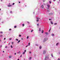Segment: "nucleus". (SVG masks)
Instances as JSON below:
<instances>
[{
    "label": "nucleus",
    "mask_w": 60,
    "mask_h": 60,
    "mask_svg": "<svg viewBox=\"0 0 60 60\" xmlns=\"http://www.w3.org/2000/svg\"><path fill=\"white\" fill-rule=\"evenodd\" d=\"M47 6L48 7V8H50V5H49L48 4Z\"/></svg>",
    "instance_id": "1"
},
{
    "label": "nucleus",
    "mask_w": 60,
    "mask_h": 60,
    "mask_svg": "<svg viewBox=\"0 0 60 60\" xmlns=\"http://www.w3.org/2000/svg\"><path fill=\"white\" fill-rule=\"evenodd\" d=\"M45 53H46V51H44L43 53V54H45Z\"/></svg>",
    "instance_id": "2"
},
{
    "label": "nucleus",
    "mask_w": 60,
    "mask_h": 60,
    "mask_svg": "<svg viewBox=\"0 0 60 60\" xmlns=\"http://www.w3.org/2000/svg\"><path fill=\"white\" fill-rule=\"evenodd\" d=\"M53 15V13H50L49 14V15Z\"/></svg>",
    "instance_id": "3"
},
{
    "label": "nucleus",
    "mask_w": 60,
    "mask_h": 60,
    "mask_svg": "<svg viewBox=\"0 0 60 60\" xmlns=\"http://www.w3.org/2000/svg\"><path fill=\"white\" fill-rule=\"evenodd\" d=\"M8 7H11V6L12 5H8Z\"/></svg>",
    "instance_id": "4"
},
{
    "label": "nucleus",
    "mask_w": 60,
    "mask_h": 60,
    "mask_svg": "<svg viewBox=\"0 0 60 60\" xmlns=\"http://www.w3.org/2000/svg\"><path fill=\"white\" fill-rule=\"evenodd\" d=\"M47 57H46V56H45V60H47Z\"/></svg>",
    "instance_id": "5"
},
{
    "label": "nucleus",
    "mask_w": 60,
    "mask_h": 60,
    "mask_svg": "<svg viewBox=\"0 0 60 60\" xmlns=\"http://www.w3.org/2000/svg\"><path fill=\"white\" fill-rule=\"evenodd\" d=\"M41 7L42 8H44V7H43V5H42Z\"/></svg>",
    "instance_id": "6"
},
{
    "label": "nucleus",
    "mask_w": 60,
    "mask_h": 60,
    "mask_svg": "<svg viewBox=\"0 0 60 60\" xmlns=\"http://www.w3.org/2000/svg\"><path fill=\"white\" fill-rule=\"evenodd\" d=\"M43 32H44V31H43V30H42L41 31L42 33H43Z\"/></svg>",
    "instance_id": "7"
},
{
    "label": "nucleus",
    "mask_w": 60,
    "mask_h": 60,
    "mask_svg": "<svg viewBox=\"0 0 60 60\" xmlns=\"http://www.w3.org/2000/svg\"><path fill=\"white\" fill-rule=\"evenodd\" d=\"M50 22H51V24H53V22H52V21H51Z\"/></svg>",
    "instance_id": "8"
},
{
    "label": "nucleus",
    "mask_w": 60,
    "mask_h": 60,
    "mask_svg": "<svg viewBox=\"0 0 60 60\" xmlns=\"http://www.w3.org/2000/svg\"><path fill=\"white\" fill-rule=\"evenodd\" d=\"M36 21H37V22H39V20L38 19H37Z\"/></svg>",
    "instance_id": "9"
},
{
    "label": "nucleus",
    "mask_w": 60,
    "mask_h": 60,
    "mask_svg": "<svg viewBox=\"0 0 60 60\" xmlns=\"http://www.w3.org/2000/svg\"><path fill=\"white\" fill-rule=\"evenodd\" d=\"M45 34H47H47H48V32L45 33Z\"/></svg>",
    "instance_id": "10"
},
{
    "label": "nucleus",
    "mask_w": 60,
    "mask_h": 60,
    "mask_svg": "<svg viewBox=\"0 0 60 60\" xmlns=\"http://www.w3.org/2000/svg\"><path fill=\"white\" fill-rule=\"evenodd\" d=\"M11 56H9V58H11Z\"/></svg>",
    "instance_id": "11"
},
{
    "label": "nucleus",
    "mask_w": 60,
    "mask_h": 60,
    "mask_svg": "<svg viewBox=\"0 0 60 60\" xmlns=\"http://www.w3.org/2000/svg\"><path fill=\"white\" fill-rule=\"evenodd\" d=\"M46 38H45V41H46L47 40H48V39H47V38H46Z\"/></svg>",
    "instance_id": "12"
},
{
    "label": "nucleus",
    "mask_w": 60,
    "mask_h": 60,
    "mask_svg": "<svg viewBox=\"0 0 60 60\" xmlns=\"http://www.w3.org/2000/svg\"><path fill=\"white\" fill-rule=\"evenodd\" d=\"M42 48V47H41V46H40L39 48H40V49H41Z\"/></svg>",
    "instance_id": "13"
},
{
    "label": "nucleus",
    "mask_w": 60,
    "mask_h": 60,
    "mask_svg": "<svg viewBox=\"0 0 60 60\" xmlns=\"http://www.w3.org/2000/svg\"><path fill=\"white\" fill-rule=\"evenodd\" d=\"M30 43H29L28 44V45H29V46H30Z\"/></svg>",
    "instance_id": "14"
},
{
    "label": "nucleus",
    "mask_w": 60,
    "mask_h": 60,
    "mask_svg": "<svg viewBox=\"0 0 60 60\" xmlns=\"http://www.w3.org/2000/svg\"><path fill=\"white\" fill-rule=\"evenodd\" d=\"M22 26H25V25H24V24H22Z\"/></svg>",
    "instance_id": "15"
},
{
    "label": "nucleus",
    "mask_w": 60,
    "mask_h": 60,
    "mask_svg": "<svg viewBox=\"0 0 60 60\" xmlns=\"http://www.w3.org/2000/svg\"><path fill=\"white\" fill-rule=\"evenodd\" d=\"M14 28H16L17 26H15L14 27Z\"/></svg>",
    "instance_id": "16"
},
{
    "label": "nucleus",
    "mask_w": 60,
    "mask_h": 60,
    "mask_svg": "<svg viewBox=\"0 0 60 60\" xmlns=\"http://www.w3.org/2000/svg\"><path fill=\"white\" fill-rule=\"evenodd\" d=\"M59 44L58 43H57L56 44V45L57 46V45H58Z\"/></svg>",
    "instance_id": "17"
},
{
    "label": "nucleus",
    "mask_w": 60,
    "mask_h": 60,
    "mask_svg": "<svg viewBox=\"0 0 60 60\" xmlns=\"http://www.w3.org/2000/svg\"><path fill=\"white\" fill-rule=\"evenodd\" d=\"M20 40H19L18 41V43H19V42H20Z\"/></svg>",
    "instance_id": "18"
},
{
    "label": "nucleus",
    "mask_w": 60,
    "mask_h": 60,
    "mask_svg": "<svg viewBox=\"0 0 60 60\" xmlns=\"http://www.w3.org/2000/svg\"><path fill=\"white\" fill-rule=\"evenodd\" d=\"M49 3L50 4H51V2L50 1H49Z\"/></svg>",
    "instance_id": "19"
},
{
    "label": "nucleus",
    "mask_w": 60,
    "mask_h": 60,
    "mask_svg": "<svg viewBox=\"0 0 60 60\" xmlns=\"http://www.w3.org/2000/svg\"><path fill=\"white\" fill-rule=\"evenodd\" d=\"M57 23H54V25H57Z\"/></svg>",
    "instance_id": "20"
},
{
    "label": "nucleus",
    "mask_w": 60,
    "mask_h": 60,
    "mask_svg": "<svg viewBox=\"0 0 60 60\" xmlns=\"http://www.w3.org/2000/svg\"><path fill=\"white\" fill-rule=\"evenodd\" d=\"M25 52H24L23 53V54H25Z\"/></svg>",
    "instance_id": "21"
},
{
    "label": "nucleus",
    "mask_w": 60,
    "mask_h": 60,
    "mask_svg": "<svg viewBox=\"0 0 60 60\" xmlns=\"http://www.w3.org/2000/svg\"><path fill=\"white\" fill-rule=\"evenodd\" d=\"M52 36H54V34H52Z\"/></svg>",
    "instance_id": "22"
},
{
    "label": "nucleus",
    "mask_w": 60,
    "mask_h": 60,
    "mask_svg": "<svg viewBox=\"0 0 60 60\" xmlns=\"http://www.w3.org/2000/svg\"><path fill=\"white\" fill-rule=\"evenodd\" d=\"M51 56H52L53 57V54H51Z\"/></svg>",
    "instance_id": "23"
},
{
    "label": "nucleus",
    "mask_w": 60,
    "mask_h": 60,
    "mask_svg": "<svg viewBox=\"0 0 60 60\" xmlns=\"http://www.w3.org/2000/svg\"><path fill=\"white\" fill-rule=\"evenodd\" d=\"M31 58H32L31 57H30V59H29V60H31Z\"/></svg>",
    "instance_id": "24"
},
{
    "label": "nucleus",
    "mask_w": 60,
    "mask_h": 60,
    "mask_svg": "<svg viewBox=\"0 0 60 60\" xmlns=\"http://www.w3.org/2000/svg\"><path fill=\"white\" fill-rule=\"evenodd\" d=\"M41 29L40 28L39 29V31H41Z\"/></svg>",
    "instance_id": "25"
},
{
    "label": "nucleus",
    "mask_w": 60,
    "mask_h": 60,
    "mask_svg": "<svg viewBox=\"0 0 60 60\" xmlns=\"http://www.w3.org/2000/svg\"><path fill=\"white\" fill-rule=\"evenodd\" d=\"M11 48H13V47H12V45L11 46Z\"/></svg>",
    "instance_id": "26"
},
{
    "label": "nucleus",
    "mask_w": 60,
    "mask_h": 60,
    "mask_svg": "<svg viewBox=\"0 0 60 60\" xmlns=\"http://www.w3.org/2000/svg\"><path fill=\"white\" fill-rule=\"evenodd\" d=\"M36 18L38 19L39 20V18H38V17H37Z\"/></svg>",
    "instance_id": "27"
},
{
    "label": "nucleus",
    "mask_w": 60,
    "mask_h": 60,
    "mask_svg": "<svg viewBox=\"0 0 60 60\" xmlns=\"http://www.w3.org/2000/svg\"><path fill=\"white\" fill-rule=\"evenodd\" d=\"M19 37H21V36L20 35H19Z\"/></svg>",
    "instance_id": "28"
},
{
    "label": "nucleus",
    "mask_w": 60,
    "mask_h": 60,
    "mask_svg": "<svg viewBox=\"0 0 60 60\" xmlns=\"http://www.w3.org/2000/svg\"><path fill=\"white\" fill-rule=\"evenodd\" d=\"M0 33H1V34H2L3 33V32H2L1 31L0 32Z\"/></svg>",
    "instance_id": "29"
},
{
    "label": "nucleus",
    "mask_w": 60,
    "mask_h": 60,
    "mask_svg": "<svg viewBox=\"0 0 60 60\" xmlns=\"http://www.w3.org/2000/svg\"><path fill=\"white\" fill-rule=\"evenodd\" d=\"M20 53V52H19L17 53Z\"/></svg>",
    "instance_id": "30"
},
{
    "label": "nucleus",
    "mask_w": 60,
    "mask_h": 60,
    "mask_svg": "<svg viewBox=\"0 0 60 60\" xmlns=\"http://www.w3.org/2000/svg\"><path fill=\"white\" fill-rule=\"evenodd\" d=\"M9 40H11V38H10L9 39Z\"/></svg>",
    "instance_id": "31"
},
{
    "label": "nucleus",
    "mask_w": 60,
    "mask_h": 60,
    "mask_svg": "<svg viewBox=\"0 0 60 60\" xmlns=\"http://www.w3.org/2000/svg\"><path fill=\"white\" fill-rule=\"evenodd\" d=\"M16 41H18V40L17 39H16Z\"/></svg>",
    "instance_id": "32"
},
{
    "label": "nucleus",
    "mask_w": 60,
    "mask_h": 60,
    "mask_svg": "<svg viewBox=\"0 0 60 60\" xmlns=\"http://www.w3.org/2000/svg\"><path fill=\"white\" fill-rule=\"evenodd\" d=\"M58 60H60V58H58Z\"/></svg>",
    "instance_id": "33"
},
{
    "label": "nucleus",
    "mask_w": 60,
    "mask_h": 60,
    "mask_svg": "<svg viewBox=\"0 0 60 60\" xmlns=\"http://www.w3.org/2000/svg\"><path fill=\"white\" fill-rule=\"evenodd\" d=\"M29 37L28 36L27 37V39H28Z\"/></svg>",
    "instance_id": "34"
},
{
    "label": "nucleus",
    "mask_w": 60,
    "mask_h": 60,
    "mask_svg": "<svg viewBox=\"0 0 60 60\" xmlns=\"http://www.w3.org/2000/svg\"><path fill=\"white\" fill-rule=\"evenodd\" d=\"M2 36H3V35H0V37H2Z\"/></svg>",
    "instance_id": "35"
},
{
    "label": "nucleus",
    "mask_w": 60,
    "mask_h": 60,
    "mask_svg": "<svg viewBox=\"0 0 60 60\" xmlns=\"http://www.w3.org/2000/svg\"><path fill=\"white\" fill-rule=\"evenodd\" d=\"M33 30H32L31 31V32H33Z\"/></svg>",
    "instance_id": "36"
},
{
    "label": "nucleus",
    "mask_w": 60,
    "mask_h": 60,
    "mask_svg": "<svg viewBox=\"0 0 60 60\" xmlns=\"http://www.w3.org/2000/svg\"><path fill=\"white\" fill-rule=\"evenodd\" d=\"M14 4H15V3H13L12 4H13V5H14Z\"/></svg>",
    "instance_id": "37"
},
{
    "label": "nucleus",
    "mask_w": 60,
    "mask_h": 60,
    "mask_svg": "<svg viewBox=\"0 0 60 60\" xmlns=\"http://www.w3.org/2000/svg\"><path fill=\"white\" fill-rule=\"evenodd\" d=\"M2 47V45H0V48H1Z\"/></svg>",
    "instance_id": "38"
},
{
    "label": "nucleus",
    "mask_w": 60,
    "mask_h": 60,
    "mask_svg": "<svg viewBox=\"0 0 60 60\" xmlns=\"http://www.w3.org/2000/svg\"><path fill=\"white\" fill-rule=\"evenodd\" d=\"M49 20H51V19H49Z\"/></svg>",
    "instance_id": "39"
},
{
    "label": "nucleus",
    "mask_w": 60,
    "mask_h": 60,
    "mask_svg": "<svg viewBox=\"0 0 60 60\" xmlns=\"http://www.w3.org/2000/svg\"><path fill=\"white\" fill-rule=\"evenodd\" d=\"M45 0H43V2H45Z\"/></svg>",
    "instance_id": "40"
},
{
    "label": "nucleus",
    "mask_w": 60,
    "mask_h": 60,
    "mask_svg": "<svg viewBox=\"0 0 60 60\" xmlns=\"http://www.w3.org/2000/svg\"><path fill=\"white\" fill-rule=\"evenodd\" d=\"M27 23L28 24H29V22H27Z\"/></svg>",
    "instance_id": "41"
},
{
    "label": "nucleus",
    "mask_w": 60,
    "mask_h": 60,
    "mask_svg": "<svg viewBox=\"0 0 60 60\" xmlns=\"http://www.w3.org/2000/svg\"><path fill=\"white\" fill-rule=\"evenodd\" d=\"M47 11H48V12H49V11L48 10H47Z\"/></svg>",
    "instance_id": "42"
},
{
    "label": "nucleus",
    "mask_w": 60,
    "mask_h": 60,
    "mask_svg": "<svg viewBox=\"0 0 60 60\" xmlns=\"http://www.w3.org/2000/svg\"><path fill=\"white\" fill-rule=\"evenodd\" d=\"M28 46V45H27L26 46V47H27V46Z\"/></svg>",
    "instance_id": "43"
},
{
    "label": "nucleus",
    "mask_w": 60,
    "mask_h": 60,
    "mask_svg": "<svg viewBox=\"0 0 60 60\" xmlns=\"http://www.w3.org/2000/svg\"><path fill=\"white\" fill-rule=\"evenodd\" d=\"M29 53H30V54H31V52H30Z\"/></svg>",
    "instance_id": "44"
},
{
    "label": "nucleus",
    "mask_w": 60,
    "mask_h": 60,
    "mask_svg": "<svg viewBox=\"0 0 60 60\" xmlns=\"http://www.w3.org/2000/svg\"><path fill=\"white\" fill-rule=\"evenodd\" d=\"M22 55H21V56H20L21 57H22Z\"/></svg>",
    "instance_id": "45"
},
{
    "label": "nucleus",
    "mask_w": 60,
    "mask_h": 60,
    "mask_svg": "<svg viewBox=\"0 0 60 60\" xmlns=\"http://www.w3.org/2000/svg\"><path fill=\"white\" fill-rule=\"evenodd\" d=\"M9 30V31H11V29H10Z\"/></svg>",
    "instance_id": "46"
},
{
    "label": "nucleus",
    "mask_w": 60,
    "mask_h": 60,
    "mask_svg": "<svg viewBox=\"0 0 60 60\" xmlns=\"http://www.w3.org/2000/svg\"><path fill=\"white\" fill-rule=\"evenodd\" d=\"M50 29L49 30V32H50Z\"/></svg>",
    "instance_id": "47"
},
{
    "label": "nucleus",
    "mask_w": 60,
    "mask_h": 60,
    "mask_svg": "<svg viewBox=\"0 0 60 60\" xmlns=\"http://www.w3.org/2000/svg\"><path fill=\"white\" fill-rule=\"evenodd\" d=\"M12 44H13V42H12Z\"/></svg>",
    "instance_id": "48"
},
{
    "label": "nucleus",
    "mask_w": 60,
    "mask_h": 60,
    "mask_svg": "<svg viewBox=\"0 0 60 60\" xmlns=\"http://www.w3.org/2000/svg\"><path fill=\"white\" fill-rule=\"evenodd\" d=\"M37 26H39V24H37Z\"/></svg>",
    "instance_id": "49"
},
{
    "label": "nucleus",
    "mask_w": 60,
    "mask_h": 60,
    "mask_svg": "<svg viewBox=\"0 0 60 60\" xmlns=\"http://www.w3.org/2000/svg\"><path fill=\"white\" fill-rule=\"evenodd\" d=\"M21 40H23V38H22L21 39Z\"/></svg>",
    "instance_id": "50"
},
{
    "label": "nucleus",
    "mask_w": 60,
    "mask_h": 60,
    "mask_svg": "<svg viewBox=\"0 0 60 60\" xmlns=\"http://www.w3.org/2000/svg\"><path fill=\"white\" fill-rule=\"evenodd\" d=\"M25 52H26V50H25Z\"/></svg>",
    "instance_id": "51"
},
{
    "label": "nucleus",
    "mask_w": 60,
    "mask_h": 60,
    "mask_svg": "<svg viewBox=\"0 0 60 60\" xmlns=\"http://www.w3.org/2000/svg\"><path fill=\"white\" fill-rule=\"evenodd\" d=\"M10 12V13H11L12 12L11 11Z\"/></svg>",
    "instance_id": "52"
},
{
    "label": "nucleus",
    "mask_w": 60,
    "mask_h": 60,
    "mask_svg": "<svg viewBox=\"0 0 60 60\" xmlns=\"http://www.w3.org/2000/svg\"><path fill=\"white\" fill-rule=\"evenodd\" d=\"M5 48H7V46H6L5 47Z\"/></svg>",
    "instance_id": "53"
},
{
    "label": "nucleus",
    "mask_w": 60,
    "mask_h": 60,
    "mask_svg": "<svg viewBox=\"0 0 60 60\" xmlns=\"http://www.w3.org/2000/svg\"><path fill=\"white\" fill-rule=\"evenodd\" d=\"M19 3H20V2H19Z\"/></svg>",
    "instance_id": "54"
},
{
    "label": "nucleus",
    "mask_w": 60,
    "mask_h": 60,
    "mask_svg": "<svg viewBox=\"0 0 60 60\" xmlns=\"http://www.w3.org/2000/svg\"><path fill=\"white\" fill-rule=\"evenodd\" d=\"M59 54H60V52H59Z\"/></svg>",
    "instance_id": "55"
},
{
    "label": "nucleus",
    "mask_w": 60,
    "mask_h": 60,
    "mask_svg": "<svg viewBox=\"0 0 60 60\" xmlns=\"http://www.w3.org/2000/svg\"><path fill=\"white\" fill-rule=\"evenodd\" d=\"M5 39H6L5 38H4V40H5Z\"/></svg>",
    "instance_id": "56"
},
{
    "label": "nucleus",
    "mask_w": 60,
    "mask_h": 60,
    "mask_svg": "<svg viewBox=\"0 0 60 60\" xmlns=\"http://www.w3.org/2000/svg\"><path fill=\"white\" fill-rule=\"evenodd\" d=\"M16 53H15V55H16Z\"/></svg>",
    "instance_id": "57"
},
{
    "label": "nucleus",
    "mask_w": 60,
    "mask_h": 60,
    "mask_svg": "<svg viewBox=\"0 0 60 60\" xmlns=\"http://www.w3.org/2000/svg\"><path fill=\"white\" fill-rule=\"evenodd\" d=\"M3 52H4V51H3Z\"/></svg>",
    "instance_id": "58"
},
{
    "label": "nucleus",
    "mask_w": 60,
    "mask_h": 60,
    "mask_svg": "<svg viewBox=\"0 0 60 60\" xmlns=\"http://www.w3.org/2000/svg\"><path fill=\"white\" fill-rule=\"evenodd\" d=\"M9 4L10 5V3H9Z\"/></svg>",
    "instance_id": "59"
},
{
    "label": "nucleus",
    "mask_w": 60,
    "mask_h": 60,
    "mask_svg": "<svg viewBox=\"0 0 60 60\" xmlns=\"http://www.w3.org/2000/svg\"><path fill=\"white\" fill-rule=\"evenodd\" d=\"M36 45V46H38V45Z\"/></svg>",
    "instance_id": "60"
},
{
    "label": "nucleus",
    "mask_w": 60,
    "mask_h": 60,
    "mask_svg": "<svg viewBox=\"0 0 60 60\" xmlns=\"http://www.w3.org/2000/svg\"><path fill=\"white\" fill-rule=\"evenodd\" d=\"M56 0H54V1H55Z\"/></svg>",
    "instance_id": "61"
},
{
    "label": "nucleus",
    "mask_w": 60,
    "mask_h": 60,
    "mask_svg": "<svg viewBox=\"0 0 60 60\" xmlns=\"http://www.w3.org/2000/svg\"><path fill=\"white\" fill-rule=\"evenodd\" d=\"M18 60H19V59H18Z\"/></svg>",
    "instance_id": "62"
},
{
    "label": "nucleus",
    "mask_w": 60,
    "mask_h": 60,
    "mask_svg": "<svg viewBox=\"0 0 60 60\" xmlns=\"http://www.w3.org/2000/svg\"><path fill=\"white\" fill-rule=\"evenodd\" d=\"M1 9H0V11H1Z\"/></svg>",
    "instance_id": "63"
},
{
    "label": "nucleus",
    "mask_w": 60,
    "mask_h": 60,
    "mask_svg": "<svg viewBox=\"0 0 60 60\" xmlns=\"http://www.w3.org/2000/svg\"><path fill=\"white\" fill-rule=\"evenodd\" d=\"M9 44H10V43H9Z\"/></svg>",
    "instance_id": "64"
}]
</instances>
